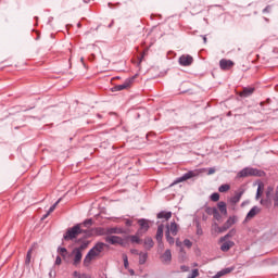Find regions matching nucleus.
I'll return each mask as SVG.
<instances>
[{
	"label": "nucleus",
	"instance_id": "nucleus-1",
	"mask_svg": "<svg viewBox=\"0 0 278 278\" xmlns=\"http://www.w3.org/2000/svg\"><path fill=\"white\" fill-rule=\"evenodd\" d=\"M103 249H105V243L99 242L97 243L85 256L84 266H90L91 262L99 257L101 253H103Z\"/></svg>",
	"mask_w": 278,
	"mask_h": 278
},
{
	"label": "nucleus",
	"instance_id": "nucleus-2",
	"mask_svg": "<svg viewBox=\"0 0 278 278\" xmlns=\"http://www.w3.org/2000/svg\"><path fill=\"white\" fill-rule=\"evenodd\" d=\"M81 233H86V230L81 228V225H76L70 229H67L66 233L64 235V240H75V238H79Z\"/></svg>",
	"mask_w": 278,
	"mask_h": 278
},
{
	"label": "nucleus",
	"instance_id": "nucleus-3",
	"mask_svg": "<svg viewBox=\"0 0 278 278\" xmlns=\"http://www.w3.org/2000/svg\"><path fill=\"white\" fill-rule=\"evenodd\" d=\"M236 217H229L225 224L223 225V227H219L218 224H215V231H217V233H224V231H227V229H231V227H233V225H236Z\"/></svg>",
	"mask_w": 278,
	"mask_h": 278
},
{
	"label": "nucleus",
	"instance_id": "nucleus-4",
	"mask_svg": "<svg viewBox=\"0 0 278 278\" xmlns=\"http://www.w3.org/2000/svg\"><path fill=\"white\" fill-rule=\"evenodd\" d=\"M134 79H136V76H132L131 78L126 79L122 85H116L113 88V90L115 92H119L121 90H127V88H131V84H134Z\"/></svg>",
	"mask_w": 278,
	"mask_h": 278
},
{
	"label": "nucleus",
	"instance_id": "nucleus-5",
	"mask_svg": "<svg viewBox=\"0 0 278 278\" xmlns=\"http://www.w3.org/2000/svg\"><path fill=\"white\" fill-rule=\"evenodd\" d=\"M201 172L197 170H191L185 174L182 177L178 178L175 184H181V181H188V179H192V177H199Z\"/></svg>",
	"mask_w": 278,
	"mask_h": 278
},
{
	"label": "nucleus",
	"instance_id": "nucleus-6",
	"mask_svg": "<svg viewBox=\"0 0 278 278\" xmlns=\"http://www.w3.org/2000/svg\"><path fill=\"white\" fill-rule=\"evenodd\" d=\"M138 225H139V230L138 236H142L143 233H147V231H149V220L147 219H139L138 220Z\"/></svg>",
	"mask_w": 278,
	"mask_h": 278
},
{
	"label": "nucleus",
	"instance_id": "nucleus-7",
	"mask_svg": "<svg viewBox=\"0 0 278 278\" xmlns=\"http://www.w3.org/2000/svg\"><path fill=\"white\" fill-rule=\"evenodd\" d=\"M170 236V233L173 236H177V233H179V225H177V223L172 222L170 225L166 226V232Z\"/></svg>",
	"mask_w": 278,
	"mask_h": 278
},
{
	"label": "nucleus",
	"instance_id": "nucleus-8",
	"mask_svg": "<svg viewBox=\"0 0 278 278\" xmlns=\"http://www.w3.org/2000/svg\"><path fill=\"white\" fill-rule=\"evenodd\" d=\"M194 62V59L190 54H184L179 58V64L181 66H190Z\"/></svg>",
	"mask_w": 278,
	"mask_h": 278
},
{
	"label": "nucleus",
	"instance_id": "nucleus-9",
	"mask_svg": "<svg viewBox=\"0 0 278 278\" xmlns=\"http://www.w3.org/2000/svg\"><path fill=\"white\" fill-rule=\"evenodd\" d=\"M238 175L240 177H249V175H258L260 177H262V172H257L253 168H244Z\"/></svg>",
	"mask_w": 278,
	"mask_h": 278
},
{
	"label": "nucleus",
	"instance_id": "nucleus-10",
	"mask_svg": "<svg viewBox=\"0 0 278 278\" xmlns=\"http://www.w3.org/2000/svg\"><path fill=\"white\" fill-rule=\"evenodd\" d=\"M72 255H74V266H79L81 264V257H84V254L79 250H73Z\"/></svg>",
	"mask_w": 278,
	"mask_h": 278
},
{
	"label": "nucleus",
	"instance_id": "nucleus-11",
	"mask_svg": "<svg viewBox=\"0 0 278 278\" xmlns=\"http://www.w3.org/2000/svg\"><path fill=\"white\" fill-rule=\"evenodd\" d=\"M219 66L222 71H229L233 66V61L223 59L219 61Z\"/></svg>",
	"mask_w": 278,
	"mask_h": 278
},
{
	"label": "nucleus",
	"instance_id": "nucleus-12",
	"mask_svg": "<svg viewBox=\"0 0 278 278\" xmlns=\"http://www.w3.org/2000/svg\"><path fill=\"white\" fill-rule=\"evenodd\" d=\"M162 238H164V225H160L156 230V241L159 242V247H164Z\"/></svg>",
	"mask_w": 278,
	"mask_h": 278
},
{
	"label": "nucleus",
	"instance_id": "nucleus-13",
	"mask_svg": "<svg viewBox=\"0 0 278 278\" xmlns=\"http://www.w3.org/2000/svg\"><path fill=\"white\" fill-rule=\"evenodd\" d=\"M105 242H109V244H122L123 238L118 236H108L105 237Z\"/></svg>",
	"mask_w": 278,
	"mask_h": 278
},
{
	"label": "nucleus",
	"instance_id": "nucleus-14",
	"mask_svg": "<svg viewBox=\"0 0 278 278\" xmlns=\"http://www.w3.org/2000/svg\"><path fill=\"white\" fill-rule=\"evenodd\" d=\"M235 244L236 243L233 241H229V240L222 241L220 251H223L224 253H227V251L232 249Z\"/></svg>",
	"mask_w": 278,
	"mask_h": 278
},
{
	"label": "nucleus",
	"instance_id": "nucleus-15",
	"mask_svg": "<svg viewBox=\"0 0 278 278\" xmlns=\"http://www.w3.org/2000/svg\"><path fill=\"white\" fill-rule=\"evenodd\" d=\"M172 260H173V254L170 253V250H166L161 256V262L163 264H170Z\"/></svg>",
	"mask_w": 278,
	"mask_h": 278
},
{
	"label": "nucleus",
	"instance_id": "nucleus-16",
	"mask_svg": "<svg viewBox=\"0 0 278 278\" xmlns=\"http://www.w3.org/2000/svg\"><path fill=\"white\" fill-rule=\"evenodd\" d=\"M254 92H255V88L245 87L239 94L240 97H243L244 99H247V97H251V94H253Z\"/></svg>",
	"mask_w": 278,
	"mask_h": 278
},
{
	"label": "nucleus",
	"instance_id": "nucleus-17",
	"mask_svg": "<svg viewBox=\"0 0 278 278\" xmlns=\"http://www.w3.org/2000/svg\"><path fill=\"white\" fill-rule=\"evenodd\" d=\"M260 212H262V210H260V207H257V206L252 207L247 215V220H251V218H255V216H257V214H260Z\"/></svg>",
	"mask_w": 278,
	"mask_h": 278
},
{
	"label": "nucleus",
	"instance_id": "nucleus-18",
	"mask_svg": "<svg viewBox=\"0 0 278 278\" xmlns=\"http://www.w3.org/2000/svg\"><path fill=\"white\" fill-rule=\"evenodd\" d=\"M233 271V267H227L225 269H222L220 271H218L215 276H213L212 278H220V277H225V275H229L230 273Z\"/></svg>",
	"mask_w": 278,
	"mask_h": 278
},
{
	"label": "nucleus",
	"instance_id": "nucleus-19",
	"mask_svg": "<svg viewBox=\"0 0 278 278\" xmlns=\"http://www.w3.org/2000/svg\"><path fill=\"white\" fill-rule=\"evenodd\" d=\"M154 244L155 243L153 242V239L151 237H146V239L143 241L144 249L150 251V249H153Z\"/></svg>",
	"mask_w": 278,
	"mask_h": 278
},
{
	"label": "nucleus",
	"instance_id": "nucleus-20",
	"mask_svg": "<svg viewBox=\"0 0 278 278\" xmlns=\"http://www.w3.org/2000/svg\"><path fill=\"white\" fill-rule=\"evenodd\" d=\"M242 194H243L242 191L235 193V195L229 200L231 205H237V203H240V199H242Z\"/></svg>",
	"mask_w": 278,
	"mask_h": 278
},
{
	"label": "nucleus",
	"instance_id": "nucleus-21",
	"mask_svg": "<svg viewBox=\"0 0 278 278\" xmlns=\"http://www.w3.org/2000/svg\"><path fill=\"white\" fill-rule=\"evenodd\" d=\"M106 229H108V236H112L114 233H116V235L125 233V230H123V228H118V227H112V228H106Z\"/></svg>",
	"mask_w": 278,
	"mask_h": 278
},
{
	"label": "nucleus",
	"instance_id": "nucleus-22",
	"mask_svg": "<svg viewBox=\"0 0 278 278\" xmlns=\"http://www.w3.org/2000/svg\"><path fill=\"white\" fill-rule=\"evenodd\" d=\"M60 201H62V199H59L48 211V213L46 215L42 216V220H45V218H48L50 214H52V212H55V207H58V205L60 204Z\"/></svg>",
	"mask_w": 278,
	"mask_h": 278
},
{
	"label": "nucleus",
	"instance_id": "nucleus-23",
	"mask_svg": "<svg viewBox=\"0 0 278 278\" xmlns=\"http://www.w3.org/2000/svg\"><path fill=\"white\" fill-rule=\"evenodd\" d=\"M217 207L224 216H227V203L225 202H218Z\"/></svg>",
	"mask_w": 278,
	"mask_h": 278
},
{
	"label": "nucleus",
	"instance_id": "nucleus-24",
	"mask_svg": "<svg viewBox=\"0 0 278 278\" xmlns=\"http://www.w3.org/2000/svg\"><path fill=\"white\" fill-rule=\"evenodd\" d=\"M172 217H173L172 212H161L157 214V218H165V220H170Z\"/></svg>",
	"mask_w": 278,
	"mask_h": 278
},
{
	"label": "nucleus",
	"instance_id": "nucleus-25",
	"mask_svg": "<svg viewBox=\"0 0 278 278\" xmlns=\"http://www.w3.org/2000/svg\"><path fill=\"white\" fill-rule=\"evenodd\" d=\"M140 236H142V235H138V231H137L136 235L129 237L130 242H132V244L134 243L140 244Z\"/></svg>",
	"mask_w": 278,
	"mask_h": 278
},
{
	"label": "nucleus",
	"instance_id": "nucleus-26",
	"mask_svg": "<svg viewBox=\"0 0 278 278\" xmlns=\"http://www.w3.org/2000/svg\"><path fill=\"white\" fill-rule=\"evenodd\" d=\"M89 244H90V242L84 241L78 248H75L74 250L79 251L80 253H83V251H86V249H88Z\"/></svg>",
	"mask_w": 278,
	"mask_h": 278
},
{
	"label": "nucleus",
	"instance_id": "nucleus-27",
	"mask_svg": "<svg viewBox=\"0 0 278 278\" xmlns=\"http://www.w3.org/2000/svg\"><path fill=\"white\" fill-rule=\"evenodd\" d=\"M58 253L63 257V260H66V255H68L66 248H59Z\"/></svg>",
	"mask_w": 278,
	"mask_h": 278
},
{
	"label": "nucleus",
	"instance_id": "nucleus-28",
	"mask_svg": "<svg viewBox=\"0 0 278 278\" xmlns=\"http://www.w3.org/2000/svg\"><path fill=\"white\" fill-rule=\"evenodd\" d=\"M262 192H264V184H260L258 187H257L256 200H258L260 197H262Z\"/></svg>",
	"mask_w": 278,
	"mask_h": 278
},
{
	"label": "nucleus",
	"instance_id": "nucleus-29",
	"mask_svg": "<svg viewBox=\"0 0 278 278\" xmlns=\"http://www.w3.org/2000/svg\"><path fill=\"white\" fill-rule=\"evenodd\" d=\"M233 233H236V231L235 230H230L229 233L225 235L224 237H222L219 239V242H225V240L231 238V236H233Z\"/></svg>",
	"mask_w": 278,
	"mask_h": 278
},
{
	"label": "nucleus",
	"instance_id": "nucleus-30",
	"mask_svg": "<svg viewBox=\"0 0 278 278\" xmlns=\"http://www.w3.org/2000/svg\"><path fill=\"white\" fill-rule=\"evenodd\" d=\"M97 233L98 236H108V228H98Z\"/></svg>",
	"mask_w": 278,
	"mask_h": 278
},
{
	"label": "nucleus",
	"instance_id": "nucleus-31",
	"mask_svg": "<svg viewBox=\"0 0 278 278\" xmlns=\"http://www.w3.org/2000/svg\"><path fill=\"white\" fill-rule=\"evenodd\" d=\"M147 253H140L139 254V264H144V262H147Z\"/></svg>",
	"mask_w": 278,
	"mask_h": 278
},
{
	"label": "nucleus",
	"instance_id": "nucleus-32",
	"mask_svg": "<svg viewBox=\"0 0 278 278\" xmlns=\"http://www.w3.org/2000/svg\"><path fill=\"white\" fill-rule=\"evenodd\" d=\"M165 238L168 244H175V238H173L168 232L165 233Z\"/></svg>",
	"mask_w": 278,
	"mask_h": 278
},
{
	"label": "nucleus",
	"instance_id": "nucleus-33",
	"mask_svg": "<svg viewBox=\"0 0 278 278\" xmlns=\"http://www.w3.org/2000/svg\"><path fill=\"white\" fill-rule=\"evenodd\" d=\"M230 186L229 185H222L218 190L219 192H228V190H230Z\"/></svg>",
	"mask_w": 278,
	"mask_h": 278
},
{
	"label": "nucleus",
	"instance_id": "nucleus-34",
	"mask_svg": "<svg viewBox=\"0 0 278 278\" xmlns=\"http://www.w3.org/2000/svg\"><path fill=\"white\" fill-rule=\"evenodd\" d=\"M78 225H81V229H84V227H91L92 219H86L83 224H78Z\"/></svg>",
	"mask_w": 278,
	"mask_h": 278
},
{
	"label": "nucleus",
	"instance_id": "nucleus-35",
	"mask_svg": "<svg viewBox=\"0 0 278 278\" xmlns=\"http://www.w3.org/2000/svg\"><path fill=\"white\" fill-rule=\"evenodd\" d=\"M30 263H31V250H29V251L27 252L26 260H25V264H26L27 266H29Z\"/></svg>",
	"mask_w": 278,
	"mask_h": 278
},
{
	"label": "nucleus",
	"instance_id": "nucleus-36",
	"mask_svg": "<svg viewBox=\"0 0 278 278\" xmlns=\"http://www.w3.org/2000/svg\"><path fill=\"white\" fill-rule=\"evenodd\" d=\"M184 247H186L187 249H192V241H190L189 239H185L182 242Z\"/></svg>",
	"mask_w": 278,
	"mask_h": 278
},
{
	"label": "nucleus",
	"instance_id": "nucleus-37",
	"mask_svg": "<svg viewBox=\"0 0 278 278\" xmlns=\"http://www.w3.org/2000/svg\"><path fill=\"white\" fill-rule=\"evenodd\" d=\"M213 216L215 220H220L222 216L220 213L218 212V208H215V211L213 212Z\"/></svg>",
	"mask_w": 278,
	"mask_h": 278
},
{
	"label": "nucleus",
	"instance_id": "nucleus-38",
	"mask_svg": "<svg viewBox=\"0 0 278 278\" xmlns=\"http://www.w3.org/2000/svg\"><path fill=\"white\" fill-rule=\"evenodd\" d=\"M176 247H178L180 249V253H185L184 252V242H181L179 239L176 240Z\"/></svg>",
	"mask_w": 278,
	"mask_h": 278
},
{
	"label": "nucleus",
	"instance_id": "nucleus-39",
	"mask_svg": "<svg viewBox=\"0 0 278 278\" xmlns=\"http://www.w3.org/2000/svg\"><path fill=\"white\" fill-rule=\"evenodd\" d=\"M274 206L278 207V187H277L275 195H274Z\"/></svg>",
	"mask_w": 278,
	"mask_h": 278
},
{
	"label": "nucleus",
	"instance_id": "nucleus-40",
	"mask_svg": "<svg viewBox=\"0 0 278 278\" xmlns=\"http://www.w3.org/2000/svg\"><path fill=\"white\" fill-rule=\"evenodd\" d=\"M216 211V207H206L205 208V212H206V214H208V215H214V212Z\"/></svg>",
	"mask_w": 278,
	"mask_h": 278
},
{
	"label": "nucleus",
	"instance_id": "nucleus-41",
	"mask_svg": "<svg viewBox=\"0 0 278 278\" xmlns=\"http://www.w3.org/2000/svg\"><path fill=\"white\" fill-rule=\"evenodd\" d=\"M219 199H220V194H218V193H213L211 195V200L214 202L219 201Z\"/></svg>",
	"mask_w": 278,
	"mask_h": 278
},
{
	"label": "nucleus",
	"instance_id": "nucleus-42",
	"mask_svg": "<svg viewBox=\"0 0 278 278\" xmlns=\"http://www.w3.org/2000/svg\"><path fill=\"white\" fill-rule=\"evenodd\" d=\"M123 261H124V266H125V268H128L129 267V261H128V258H127V255H123Z\"/></svg>",
	"mask_w": 278,
	"mask_h": 278
},
{
	"label": "nucleus",
	"instance_id": "nucleus-43",
	"mask_svg": "<svg viewBox=\"0 0 278 278\" xmlns=\"http://www.w3.org/2000/svg\"><path fill=\"white\" fill-rule=\"evenodd\" d=\"M273 190H274L273 187H268V188H267V190H266V197H267V199H270V194H273Z\"/></svg>",
	"mask_w": 278,
	"mask_h": 278
},
{
	"label": "nucleus",
	"instance_id": "nucleus-44",
	"mask_svg": "<svg viewBox=\"0 0 278 278\" xmlns=\"http://www.w3.org/2000/svg\"><path fill=\"white\" fill-rule=\"evenodd\" d=\"M60 264H62V257L56 256L55 265H56V266H60Z\"/></svg>",
	"mask_w": 278,
	"mask_h": 278
},
{
	"label": "nucleus",
	"instance_id": "nucleus-45",
	"mask_svg": "<svg viewBox=\"0 0 278 278\" xmlns=\"http://www.w3.org/2000/svg\"><path fill=\"white\" fill-rule=\"evenodd\" d=\"M214 173H216V168L214 167L208 168L207 175H214Z\"/></svg>",
	"mask_w": 278,
	"mask_h": 278
},
{
	"label": "nucleus",
	"instance_id": "nucleus-46",
	"mask_svg": "<svg viewBox=\"0 0 278 278\" xmlns=\"http://www.w3.org/2000/svg\"><path fill=\"white\" fill-rule=\"evenodd\" d=\"M73 277L74 278H81V274H79V271H74Z\"/></svg>",
	"mask_w": 278,
	"mask_h": 278
},
{
	"label": "nucleus",
	"instance_id": "nucleus-47",
	"mask_svg": "<svg viewBox=\"0 0 278 278\" xmlns=\"http://www.w3.org/2000/svg\"><path fill=\"white\" fill-rule=\"evenodd\" d=\"M181 270H184V273H188V267L187 266H181Z\"/></svg>",
	"mask_w": 278,
	"mask_h": 278
},
{
	"label": "nucleus",
	"instance_id": "nucleus-48",
	"mask_svg": "<svg viewBox=\"0 0 278 278\" xmlns=\"http://www.w3.org/2000/svg\"><path fill=\"white\" fill-rule=\"evenodd\" d=\"M80 278H90V276L86 274H81Z\"/></svg>",
	"mask_w": 278,
	"mask_h": 278
},
{
	"label": "nucleus",
	"instance_id": "nucleus-49",
	"mask_svg": "<svg viewBox=\"0 0 278 278\" xmlns=\"http://www.w3.org/2000/svg\"><path fill=\"white\" fill-rule=\"evenodd\" d=\"M204 42H207V37H203Z\"/></svg>",
	"mask_w": 278,
	"mask_h": 278
},
{
	"label": "nucleus",
	"instance_id": "nucleus-50",
	"mask_svg": "<svg viewBox=\"0 0 278 278\" xmlns=\"http://www.w3.org/2000/svg\"><path fill=\"white\" fill-rule=\"evenodd\" d=\"M261 205H264V200H261Z\"/></svg>",
	"mask_w": 278,
	"mask_h": 278
},
{
	"label": "nucleus",
	"instance_id": "nucleus-51",
	"mask_svg": "<svg viewBox=\"0 0 278 278\" xmlns=\"http://www.w3.org/2000/svg\"><path fill=\"white\" fill-rule=\"evenodd\" d=\"M78 27H81V24H78Z\"/></svg>",
	"mask_w": 278,
	"mask_h": 278
},
{
	"label": "nucleus",
	"instance_id": "nucleus-52",
	"mask_svg": "<svg viewBox=\"0 0 278 278\" xmlns=\"http://www.w3.org/2000/svg\"><path fill=\"white\" fill-rule=\"evenodd\" d=\"M80 60H81V62H84V58H81Z\"/></svg>",
	"mask_w": 278,
	"mask_h": 278
},
{
	"label": "nucleus",
	"instance_id": "nucleus-53",
	"mask_svg": "<svg viewBox=\"0 0 278 278\" xmlns=\"http://www.w3.org/2000/svg\"><path fill=\"white\" fill-rule=\"evenodd\" d=\"M127 225H131V223L128 222Z\"/></svg>",
	"mask_w": 278,
	"mask_h": 278
}]
</instances>
